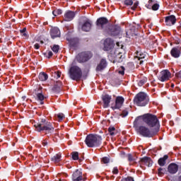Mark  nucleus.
<instances>
[{
	"mask_svg": "<svg viewBox=\"0 0 181 181\" xmlns=\"http://www.w3.org/2000/svg\"><path fill=\"white\" fill-rule=\"evenodd\" d=\"M139 121L141 122L143 121V122H145L148 127L150 128H153V130L157 133L159 132V130L160 129V124L159 123V119L155 115L147 113L142 116H139L136 118V124Z\"/></svg>",
	"mask_w": 181,
	"mask_h": 181,
	"instance_id": "nucleus-1",
	"label": "nucleus"
},
{
	"mask_svg": "<svg viewBox=\"0 0 181 181\" xmlns=\"http://www.w3.org/2000/svg\"><path fill=\"white\" fill-rule=\"evenodd\" d=\"M34 127L35 128V131L37 132H45V134L48 136L54 132L53 124L47 122L45 119H42L38 122H34Z\"/></svg>",
	"mask_w": 181,
	"mask_h": 181,
	"instance_id": "nucleus-2",
	"label": "nucleus"
},
{
	"mask_svg": "<svg viewBox=\"0 0 181 181\" xmlns=\"http://www.w3.org/2000/svg\"><path fill=\"white\" fill-rule=\"evenodd\" d=\"M141 124H142V122L140 120L137 122H136V120L134 122V127L136 131H137L138 134L141 135V136H144L146 138H152V136L158 134V132H156L155 130H151L147 127L139 126Z\"/></svg>",
	"mask_w": 181,
	"mask_h": 181,
	"instance_id": "nucleus-3",
	"label": "nucleus"
},
{
	"mask_svg": "<svg viewBox=\"0 0 181 181\" xmlns=\"http://www.w3.org/2000/svg\"><path fill=\"white\" fill-rule=\"evenodd\" d=\"M102 142H103V137L97 134H88L85 139V144H86L88 148H94L95 146H100Z\"/></svg>",
	"mask_w": 181,
	"mask_h": 181,
	"instance_id": "nucleus-4",
	"label": "nucleus"
},
{
	"mask_svg": "<svg viewBox=\"0 0 181 181\" xmlns=\"http://www.w3.org/2000/svg\"><path fill=\"white\" fill-rule=\"evenodd\" d=\"M69 78L74 80L75 81H80L81 77H83V71L77 66L72 65L69 70Z\"/></svg>",
	"mask_w": 181,
	"mask_h": 181,
	"instance_id": "nucleus-5",
	"label": "nucleus"
},
{
	"mask_svg": "<svg viewBox=\"0 0 181 181\" xmlns=\"http://www.w3.org/2000/svg\"><path fill=\"white\" fill-rule=\"evenodd\" d=\"M134 101L136 105L145 107L149 103V96L144 92H140L135 96Z\"/></svg>",
	"mask_w": 181,
	"mask_h": 181,
	"instance_id": "nucleus-6",
	"label": "nucleus"
},
{
	"mask_svg": "<svg viewBox=\"0 0 181 181\" xmlns=\"http://www.w3.org/2000/svg\"><path fill=\"white\" fill-rule=\"evenodd\" d=\"M91 57H93V53H91V52H83L79 53L76 56V59L79 63H86V62H88Z\"/></svg>",
	"mask_w": 181,
	"mask_h": 181,
	"instance_id": "nucleus-7",
	"label": "nucleus"
},
{
	"mask_svg": "<svg viewBox=\"0 0 181 181\" xmlns=\"http://www.w3.org/2000/svg\"><path fill=\"white\" fill-rule=\"evenodd\" d=\"M125 99L122 96H117L115 99V104L111 106L112 110H119L124 105Z\"/></svg>",
	"mask_w": 181,
	"mask_h": 181,
	"instance_id": "nucleus-8",
	"label": "nucleus"
},
{
	"mask_svg": "<svg viewBox=\"0 0 181 181\" xmlns=\"http://www.w3.org/2000/svg\"><path fill=\"white\" fill-rule=\"evenodd\" d=\"M107 33L110 36H118L121 33V27L118 25H112L109 28Z\"/></svg>",
	"mask_w": 181,
	"mask_h": 181,
	"instance_id": "nucleus-9",
	"label": "nucleus"
},
{
	"mask_svg": "<svg viewBox=\"0 0 181 181\" xmlns=\"http://www.w3.org/2000/svg\"><path fill=\"white\" fill-rule=\"evenodd\" d=\"M35 100L37 101V103H39V104H40V105H43V104H45V99L46 98V97H45V95H43V93H42V89L41 88H38L37 91L35 90Z\"/></svg>",
	"mask_w": 181,
	"mask_h": 181,
	"instance_id": "nucleus-10",
	"label": "nucleus"
},
{
	"mask_svg": "<svg viewBox=\"0 0 181 181\" xmlns=\"http://www.w3.org/2000/svg\"><path fill=\"white\" fill-rule=\"evenodd\" d=\"M171 74L168 70H163L160 73V75L158 76V80L160 81H168L169 78H170Z\"/></svg>",
	"mask_w": 181,
	"mask_h": 181,
	"instance_id": "nucleus-11",
	"label": "nucleus"
},
{
	"mask_svg": "<svg viewBox=\"0 0 181 181\" xmlns=\"http://www.w3.org/2000/svg\"><path fill=\"white\" fill-rule=\"evenodd\" d=\"M114 41L111 38H107L104 42V48L103 49L106 52H109L114 48Z\"/></svg>",
	"mask_w": 181,
	"mask_h": 181,
	"instance_id": "nucleus-12",
	"label": "nucleus"
},
{
	"mask_svg": "<svg viewBox=\"0 0 181 181\" xmlns=\"http://www.w3.org/2000/svg\"><path fill=\"white\" fill-rule=\"evenodd\" d=\"M112 98L108 94H105L102 95V101L103 102V108H108L110 107V103Z\"/></svg>",
	"mask_w": 181,
	"mask_h": 181,
	"instance_id": "nucleus-13",
	"label": "nucleus"
},
{
	"mask_svg": "<svg viewBox=\"0 0 181 181\" xmlns=\"http://www.w3.org/2000/svg\"><path fill=\"white\" fill-rule=\"evenodd\" d=\"M146 57V53L142 52L141 50H138L135 52L134 59H137L139 60V64H142L144 63V59Z\"/></svg>",
	"mask_w": 181,
	"mask_h": 181,
	"instance_id": "nucleus-14",
	"label": "nucleus"
},
{
	"mask_svg": "<svg viewBox=\"0 0 181 181\" xmlns=\"http://www.w3.org/2000/svg\"><path fill=\"white\" fill-rule=\"evenodd\" d=\"M76 16V13L74 11H68L64 15V21L66 22H70L73 21Z\"/></svg>",
	"mask_w": 181,
	"mask_h": 181,
	"instance_id": "nucleus-15",
	"label": "nucleus"
},
{
	"mask_svg": "<svg viewBox=\"0 0 181 181\" xmlns=\"http://www.w3.org/2000/svg\"><path fill=\"white\" fill-rule=\"evenodd\" d=\"M165 22L167 26H173L176 23V17L173 15L165 17Z\"/></svg>",
	"mask_w": 181,
	"mask_h": 181,
	"instance_id": "nucleus-16",
	"label": "nucleus"
},
{
	"mask_svg": "<svg viewBox=\"0 0 181 181\" xmlns=\"http://www.w3.org/2000/svg\"><path fill=\"white\" fill-rule=\"evenodd\" d=\"M168 170L170 175H175V173H177V170H179V165L176 163H170L168 165Z\"/></svg>",
	"mask_w": 181,
	"mask_h": 181,
	"instance_id": "nucleus-17",
	"label": "nucleus"
},
{
	"mask_svg": "<svg viewBox=\"0 0 181 181\" xmlns=\"http://www.w3.org/2000/svg\"><path fill=\"white\" fill-rule=\"evenodd\" d=\"M73 181H81L83 180V173L81 171L76 170L72 175Z\"/></svg>",
	"mask_w": 181,
	"mask_h": 181,
	"instance_id": "nucleus-18",
	"label": "nucleus"
},
{
	"mask_svg": "<svg viewBox=\"0 0 181 181\" xmlns=\"http://www.w3.org/2000/svg\"><path fill=\"white\" fill-rule=\"evenodd\" d=\"M107 23H108V20L104 17L98 18L96 22L97 26L101 29H103Z\"/></svg>",
	"mask_w": 181,
	"mask_h": 181,
	"instance_id": "nucleus-19",
	"label": "nucleus"
},
{
	"mask_svg": "<svg viewBox=\"0 0 181 181\" xmlns=\"http://www.w3.org/2000/svg\"><path fill=\"white\" fill-rule=\"evenodd\" d=\"M50 35L52 39H56V37H60V30L58 28H53L50 30Z\"/></svg>",
	"mask_w": 181,
	"mask_h": 181,
	"instance_id": "nucleus-20",
	"label": "nucleus"
},
{
	"mask_svg": "<svg viewBox=\"0 0 181 181\" xmlns=\"http://www.w3.org/2000/svg\"><path fill=\"white\" fill-rule=\"evenodd\" d=\"M141 165H145L146 166H148V168H151L152 166L153 161H152V159L149 157H144L141 159Z\"/></svg>",
	"mask_w": 181,
	"mask_h": 181,
	"instance_id": "nucleus-21",
	"label": "nucleus"
},
{
	"mask_svg": "<svg viewBox=\"0 0 181 181\" xmlns=\"http://www.w3.org/2000/svg\"><path fill=\"white\" fill-rule=\"evenodd\" d=\"M82 30L83 32H90L91 30V22L90 20H86L82 25Z\"/></svg>",
	"mask_w": 181,
	"mask_h": 181,
	"instance_id": "nucleus-22",
	"label": "nucleus"
},
{
	"mask_svg": "<svg viewBox=\"0 0 181 181\" xmlns=\"http://www.w3.org/2000/svg\"><path fill=\"white\" fill-rule=\"evenodd\" d=\"M62 87H63V83H62L60 81H58L55 83L54 87L52 88V90L54 93H60V91H62Z\"/></svg>",
	"mask_w": 181,
	"mask_h": 181,
	"instance_id": "nucleus-23",
	"label": "nucleus"
},
{
	"mask_svg": "<svg viewBox=\"0 0 181 181\" xmlns=\"http://www.w3.org/2000/svg\"><path fill=\"white\" fill-rule=\"evenodd\" d=\"M106 67H107V61L104 59H102L100 64L96 67V71H101V70H104V69Z\"/></svg>",
	"mask_w": 181,
	"mask_h": 181,
	"instance_id": "nucleus-24",
	"label": "nucleus"
},
{
	"mask_svg": "<svg viewBox=\"0 0 181 181\" xmlns=\"http://www.w3.org/2000/svg\"><path fill=\"white\" fill-rule=\"evenodd\" d=\"M171 56L177 59V57H180V48L174 47L170 51Z\"/></svg>",
	"mask_w": 181,
	"mask_h": 181,
	"instance_id": "nucleus-25",
	"label": "nucleus"
},
{
	"mask_svg": "<svg viewBox=\"0 0 181 181\" xmlns=\"http://www.w3.org/2000/svg\"><path fill=\"white\" fill-rule=\"evenodd\" d=\"M51 160L53 163H55V165H59V163L62 162V154H55L53 157H52Z\"/></svg>",
	"mask_w": 181,
	"mask_h": 181,
	"instance_id": "nucleus-26",
	"label": "nucleus"
},
{
	"mask_svg": "<svg viewBox=\"0 0 181 181\" xmlns=\"http://www.w3.org/2000/svg\"><path fill=\"white\" fill-rule=\"evenodd\" d=\"M168 158L169 156H168V155H165L163 157L159 158L158 160L159 166H165V165H166V160H168Z\"/></svg>",
	"mask_w": 181,
	"mask_h": 181,
	"instance_id": "nucleus-27",
	"label": "nucleus"
},
{
	"mask_svg": "<svg viewBox=\"0 0 181 181\" xmlns=\"http://www.w3.org/2000/svg\"><path fill=\"white\" fill-rule=\"evenodd\" d=\"M38 78L40 81H46L49 78V76L45 72H41L39 74Z\"/></svg>",
	"mask_w": 181,
	"mask_h": 181,
	"instance_id": "nucleus-28",
	"label": "nucleus"
},
{
	"mask_svg": "<svg viewBox=\"0 0 181 181\" xmlns=\"http://www.w3.org/2000/svg\"><path fill=\"white\" fill-rule=\"evenodd\" d=\"M78 45V39L73 38L70 40V46H71L72 47H77Z\"/></svg>",
	"mask_w": 181,
	"mask_h": 181,
	"instance_id": "nucleus-29",
	"label": "nucleus"
},
{
	"mask_svg": "<svg viewBox=\"0 0 181 181\" xmlns=\"http://www.w3.org/2000/svg\"><path fill=\"white\" fill-rule=\"evenodd\" d=\"M156 2V1H155V0H148V4H146V7L148 9H152V7L153 6V5L155 4Z\"/></svg>",
	"mask_w": 181,
	"mask_h": 181,
	"instance_id": "nucleus-30",
	"label": "nucleus"
},
{
	"mask_svg": "<svg viewBox=\"0 0 181 181\" xmlns=\"http://www.w3.org/2000/svg\"><path fill=\"white\" fill-rule=\"evenodd\" d=\"M127 157L129 162H135L137 158L136 156L132 154H128Z\"/></svg>",
	"mask_w": 181,
	"mask_h": 181,
	"instance_id": "nucleus-31",
	"label": "nucleus"
},
{
	"mask_svg": "<svg viewBox=\"0 0 181 181\" xmlns=\"http://www.w3.org/2000/svg\"><path fill=\"white\" fill-rule=\"evenodd\" d=\"M108 132L111 136H114L115 135V127H110L108 128Z\"/></svg>",
	"mask_w": 181,
	"mask_h": 181,
	"instance_id": "nucleus-32",
	"label": "nucleus"
},
{
	"mask_svg": "<svg viewBox=\"0 0 181 181\" xmlns=\"http://www.w3.org/2000/svg\"><path fill=\"white\" fill-rule=\"evenodd\" d=\"M146 81H147L146 78H142V79L139 81L138 86L139 87H142V86H144V84H145V83H146Z\"/></svg>",
	"mask_w": 181,
	"mask_h": 181,
	"instance_id": "nucleus-33",
	"label": "nucleus"
},
{
	"mask_svg": "<svg viewBox=\"0 0 181 181\" xmlns=\"http://www.w3.org/2000/svg\"><path fill=\"white\" fill-rule=\"evenodd\" d=\"M62 11L61 9H57L52 11L54 16H57V15H62Z\"/></svg>",
	"mask_w": 181,
	"mask_h": 181,
	"instance_id": "nucleus-34",
	"label": "nucleus"
},
{
	"mask_svg": "<svg viewBox=\"0 0 181 181\" xmlns=\"http://www.w3.org/2000/svg\"><path fill=\"white\" fill-rule=\"evenodd\" d=\"M59 49H60V47L59 45H54L52 47V52H54V53H58Z\"/></svg>",
	"mask_w": 181,
	"mask_h": 181,
	"instance_id": "nucleus-35",
	"label": "nucleus"
},
{
	"mask_svg": "<svg viewBox=\"0 0 181 181\" xmlns=\"http://www.w3.org/2000/svg\"><path fill=\"white\" fill-rule=\"evenodd\" d=\"M72 159L74 160H78V152L72 153Z\"/></svg>",
	"mask_w": 181,
	"mask_h": 181,
	"instance_id": "nucleus-36",
	"label": "nucleus"
},
{
	"mask_svg": "<svg viewBox=\"0 0 181 181\" xmlns=\"http://www.w3.org/2000/svg\"><path fill=\"white\" fill-rule=\"evenodd\" d=\"M151 9H152V11H158V9H159V4L156 2L154 3Z\"/></svg>",
	"mask_w": 181,
	"mask_h": 181,
	"instance_id": "nucleus-37",
	"label": "nucleus"
},
{
	"mask_svg": "<svg viewBox=\"0 0 181 181\" xmlns=\"http://www.w3.org/2000/svg\"><path fill=\"white\" fill-rule=\"evenodd\" d=\"M57 117L59 119V121H63V119L64 118V115L63 113H59L57 115Z\"/></svg>",
	"mask_w": 181,
	"mask_h": 181,
	"instance_id": "nucleus-38",
	"label": "nucleus"
},
{
	"mask_svg": "<svg viewBox=\"0 0 181 181\" xmlns=\"http://www.w3.org/2000/svg\"><path fill=\"white\" fill-rule=\"evenodd\" d=\"M102 162H103V163H105V164L109 163H110V158H108V157H103L102 158Z\"/></svg>",
	"mask_w": 181,
	"mask_h": 181,
	"instance_id": "nucleus-39",
	"label": "nucleus"
},
{
	"mask_svg": "<svg viewBox=\"0 0 181 181\" xmlns=\"http://www.w3.org/2000/svg\"><path fill=\"white\" fill-rule=\"evenodd\" d=\"M132 4H134V1L132 0L124 1V5H127V6L132 5Z\"/></svg>",
	"mask_w": 181,
	"mask_h": 181,
	"instance_id": "nucleus-40",
	"label": "nucleus"
},
{
	"mask_svg": "<svg viewBox=\"0 0 181 181\" xmlns=\"http://www.w3.org/2000/svg\"><path fill=\"white\" fill-rule=\"evenodd\" d=\"M121 70L119 71V74H122V76H124L125 74V68L124 66L120 67Z\"/></svg>",
	"mask_w": 181,
	"mask_h": 181,
	"instance_id": "nucleus-41",
	"label": "nucleus"
},
{
	"mask_svg": "<svg viewBox=\"0 0 181 181\" xmlns=\"http://www.w3.org/2000/svg\"><path fill=\"white\" fill-rule=\"evenodd\" d=\"M121 181H134L132 177H127L121 180Z\"/></svg>",
	"mask_w": 181,
	"mask_h": 181,
	"instance_id": "nucleus-42",
	"label": "nucleus"
},
{
	"mask_svg": "<svg viewBox=\"0 0 181 181\" xmlns=\"http://www.w3.org/2000/svg\"><path fill=\"white\" fill-rule=\"evenodd\" d=\"M165 173V170L163 168H158V175L159 176H162Z\"/></svg>",
	"mask_w": 181,
	"mask_h": 181,
	"instance_id": "nucleus-43",
	"label": "nucleus"
},
{
	"mask_svg": "<svg viewBox=\"0 0 181 181\" xmlns=\"http://www.w3.org/2000/svg\"><path fill=\"white\" fill-rule=\"evenodd\" d=\"M21 33H23V36H27L26 35V28H23L20 30Z\"/></svg>",
	"mask_w": 181,
	"mask_h": 181,
	"instance_id": "nucleus-44",
	"label": "nucleus"
},
{
	"mask_svg": "<svg viewBox=\"0 0 181 181\" xmlns=\"http://www.w3.org/2000/svg\"><path fill=\"white\" fill-rule=\"evenodd\" d=\"M118 168H117V167H115L114 168H113V170H112V173H113V175H118Z\"/></svg>",
	"mask_w": 181,
	"mask_h": 181,
	"instance_id": "nucleus-45",
	"label": "nucleus"
},
{
	"mask_svg": "<svg viewBox=\"0 0 181 181\" xmlns=\"http://www.w3.org/2000/svg\"><path fill=\"white\" fill-rule=\"evenodd\" d=\"M138 5H139V3L138 2H135L133 5V6L132 7V9L133 11H135L136 8H138Z\"/></svg>",
	"mask_w": 181,
	"mask_h": 181,
	"instance_id": "nucleus-46",
	"label": "nucleus"
},
{
	"mask_svg": "<svg viewBox=\"0 0 181 181\" xmlns=\"http://www.w3.org/2000/svg\"><path fill=\"white\" fill-rule=\"evenodd\" d=\"M42 146L44 147L45 149H46V148H47V141L46 140H44L42 141Z\"/></svg>",
	"mask_w": 181,
	"mask_h": 181,
	"instance_id": "nucleus-47",
	"label": "nucleus"
},
{
	"mask_svg": "<svg viewBox=\"0 0 181 181\" xmlns=\"http://www.w3.org/2000/svg\"><path fill=\"white\" fill-rule=\"evenodd\" d=\"M52 56H53V52H52V51H49V52H47V57L48 59H50V57H52Z\"/></svg>",
	"mask_w": 181,
	"mask_h": 181,
	"instance_id": "nucleus-48",
	"label": "nucleus"
},
{
	"mask_svg": "<svg viewBox=\"0 0 181 181\" xmlns=\"http://www.w3.org/2000/svg\"><path fill=\"white\" fill-rule=\"evenodd\" d=\"M56 78H60V76H62V72L57 71L56 74Z\"/></svg>",
	"mask_w": 181,
	"mask_h": 181,
	"instance_id": "nucleus-49",
	"label": "nucleus"
},
{
	"mask_svg": "<svg viewBox=\"0 0 181 181\" xmlns=\"http://www.w3.org/2000/svg\"><path fill=\"white\" fill-rule=\"evenodd\" d=\"M34 47H35V49H38L40 47V45L39 44L36 43L34 45Z\"/></svg>",
	"mask_w": 181,
	"mask_h": 181,
	"instance_id": "nucleus-50",
	"label": "nucleus"
},
{
	"mask_svg": "<svg viewBox=\"0 0 181 181\" xmlns=\"http://www.w3.org/2000/svg\"><path fill=\"white\" fill-rule=\"evenodd\" d=\"M123 117H127L128 115V112H123Z\"/></svg>",
	"mask_w": 181,
	"mask_h": 181,
	"instance_id": "nucleus-51",
	"label": "nucleus"
},
{
	"mask_svg": "<svg viewBox=\"0 0 181 181\" xmlns=\"http://www.w3.org/2000/svg\"><path fill=\"white\" fill-rule=\"evenodd\" d=\"M22 100H23V101H25L26 100V96H23Z\"/></svg>",
	"mask_w": 181,
	"mask_h": 181,
	"instance_id": "nucleus-52",
	"label": "nucleus"
},
{
	"mask_svg": "<svg viewBox=\"0 0 181 181\" xmlns=\"http://www.w3.org/2000/svg\"><path fill=\"white\" fill-rule=\"evenodd\" d=\"M178 181H181V175L178 177Z\"/></svg>",
	"mask_w": 181,
	"mask_h": 181,
	"instance_id": "nucleus-53",
	"label": "nucleus"
},
{
	"mask_svg": "<svg viewBox=\"0 0 181 181\" xmlns=\"http://www.w3.org/2000/svg\"><path fill=\"white\" fill-rule=\"evenodd\" d=\"M117 46L119 47V42L116 43Z\"/></svg>",
	"mask_w": 181,
	"mask_h": 181,
	"instance_id": "nucleus-54",
	"label": "nucleus"
},
{
	"mask_svg": "<svg viewBox=\"0 0 181 181\" xmlns=\"http://www.w3.org/2000/svg\"><path fill=\"white\" fill-rule=\"evenodd\" d=\"M40 44H41V45H43V41H40Z\"/></svg>",
	"mask_w": 181,
	"mask_h": 181,
	"instance_id": "nucleus-55",
	"label": "nucleus"
},
{
	"mask_svg": "<svg viewBox=\"0 0 181 181\" xmlns=\"http://www.w3.org/2000/svg\"><path fill=\"white\" fill-rule=\"evenodd\" d=\"M175 85H172V87H174Z\"/></svg>",
	"mask_w": 181,
	"mask_h": 181,
	"instance_id": "nucleus-56",
	"label": "nucleus"
},
{
	"mask_svg": "<svg viewBox=\"0 0 181 181\" xmlns=\"http://www.w3.org/2000/svg\"><path fill=\"white\" fill-rule=\"evenodd\" d=\"M118 56H119V53H118Z\"/></svg>",
	"mask_w": 181,
	"mask_h": 181,
	"instance_id": "nucleus-57",
	"label": "nucleus"
},
{
	"mask_svg": "<svg viewBox=\"0 0 181 181\" xmlns=\"http://www.w3.org/2000/svg\"><path fill=\"white\" fill-rule=\"evenodd\" d=\"M180 74H181V71L180 72Z\"/></svg>",
	"mask_w": 181,
	"mask_h": 181,
	"instance_id": "nucleus-58",
	"label": "nucleus"
},
{
	"mask_svg": "<svg viewBox=\"0 0 181 181\" xmlns=\"http://www.w3.org/2000/svg\"><path fill=\"white\" fill-rule=\"evenodd\" d=\"M59 181H62V180H60Z\"/></svg>",
	"mask_w": 181,
	"mask_h": 181,
	"instance_id": "nucleus-59",
	"label": "nucleus"
}]
</instances>
